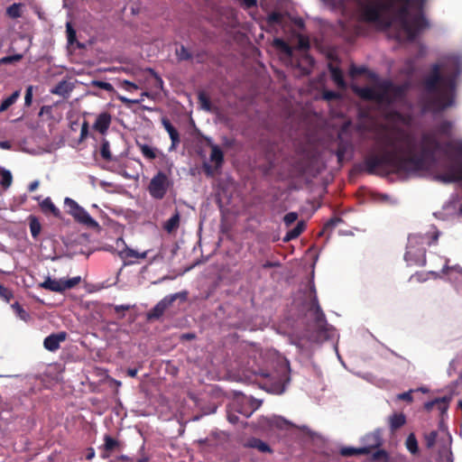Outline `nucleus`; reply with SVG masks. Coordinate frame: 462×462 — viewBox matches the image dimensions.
I'll return each mask as SVG.
<instances>
[{
    "mask_svg": "<svg viewBox=\"0 0 462 462\" xmlns=\"http://www.w3.org/2000/svg\"><path fill=\"white\" fill-rule=\"evenodd\" d=\"M461 68V58L454 54L443 56L439 63L432 65L424 79L423 113L437 114L455 106L457 78Z\"/></svg>",
    "mask_w": 462,
    "mask_h": 462,
    "instance_id": "nucleus-1",
    "label": "nucleus"
},
{
    "mask_svg": "<svg viewBox=\"0 0 462 462\" xmlns=\"http://www.w3.org/2000/svg\"><path fill=\"white\" fill-rule=\"evenodd\" d=\"M439 236V232L435 226L427 234H417L408 238L407 251L404 255L405 261L410 265L423 266L426 263L425 245L435 243Z\"/></svg>",
    "mask_w": 462,
    "mask_h": 462,
    "instance_id": "nucleus-2",
    "label": "nucleus"
},
{
    "mask_svg": "<svg viewBox=\"0 0 462 462\" xmlns=\"http://www.w3.org/2000/svg\"><path fill=\"white\" fill-rule=\"evenodd\" d=\"M268 391L281 394L285 391L286 385L290 382V366L288 361L284 360L280 363L276 370L271 374L267 375Z\"/></svg>",
    "mask_w": 462,
    "mask_h": 462,
    "instance_id": "nucleus-3",
    "label": "nucleus"
},
{
    "mask_svg": "<svg viewBox=\"0 0 462 462\" xmlns=\"http://www.w3.org/2000/svg\"><path fill=\"white\" fill-rule=\"evenodd\" d=\"M64 205L67 208V212L79 224L88 227L98 226V223L74 199L68 197L65 198Z\"/></svg>",
    "mask_w": 462,
    "mask_h": 462,
    "instance_id": "nucleus-4",
    "label": "nucleus"
},
{
    "mask_svg": "<svg viewBox=\"0 0 462 462\" xmlns=\"http://www.w3.org/2000/svg\"><path fill=\"white\" fill-rule=\"evenodd\" d=\"M172 185L169 174L159 171L150 180L148 191L152 198L162 199Z\"/></svg>",
    "mask_w": 462,
    "mask_h": 462,
    "instance_id": "nucleus-5",
    "label": "nucleus"
},
{
    "mask_svg": "<svg viewBox=\"0 0 462 462\" xmlns=\"http://www.w3.org/2000/svg\"><path fill=\"white\" fill-rule=\"evenodd\" d=\"M308 299L309 301L307 302L306 305L307 310L310 312L311 315L314 317L317 327L320 330H324L327 326V320L325 318V314L323 313L319 304L317 292L314 285H311L308 291Z\"/></svg>",
    "mask_w": 462,
    "mask_h": 462,
    "instance_id": "nucleus-6",
    "label": "nucleus"
},
{
    "mask_svg": "<svg viewBox=\"0 0 462 462\" xmlns=\"http://www.w3.org/2000/svg\"><path fill=\"white\" fill-rule=\"evenodd\" d=\"M81 281L80 276H76L69 279H51L47 277L44 282L40 283V287L53 291V292H63L67 290L74 288Z\"/></svg>",
    "mask_w": 462,
    "mask_h": 462,
    "instance_id": "nucleus-7",
    "label": "nucleus"
},
{
    "mask_svg": "<svg viewBox=\"0 0 462 462\" xmlns=\"http://www.w3.org/2000/svg\"><path fill=\"white\" fill-rule=\"evenodd\" d=\"M188 293L186 291L177 292L164 297L146 314L148 320L159 319L165 310L177 300H185Z\"/></svg>",
    "mask_w": 462,
    "mask_h": 462,
    "instance_id": "nucleus-8",
    "label": "nucleus"
},
{
    "mask_svg": "<svg viewBox=\"0 0 462 462\" xmlns=\"http://www.w3.org/2000/svg\"><path fill=\"white\" fill-rule=\"evenodd\" d=\"M296 48L302 52V58L300 60L296 61V65L300 69V74L307 75L310 73V69L314 64V60L306 53L310 48L309 39L303 35H299Z\"/></svg>",
    "mask_w": 462,
    "mask_h": 462,
    "instance_id": "nucleus-9",
    "label": "nucleus"
},
{
    "mask_svg": "<svg viewBox=\"0 0 462 462\" xmlns=\"http://www.w3.org/2000/svg\"><path fill=\"white\" fill-rule=\"evenodd\" d=\"M116 244L117 247H119L121 245L123 246L122 250H119L117 252V254L124 261H125L128 258L144 259V258H146V256L148 254V251H145V252H143V253H138L137 251H135V250H134L132 248H129L125 245V240L122 237L117 238Z\"/></svg>",
    "mask_w": 462,
    "mask_h": 462,
    "instance_id": "nucleus-10",
    "label": "nucleus"
},
{
    "mask_svg": "<svg viewBox=\"0 0 462 462\" xmlns=\"http://www.w3.org/2000/svg\"><path fill=\"white\" fill-rule=\"evenodd\" d=\"M66 337V332L51 334L50 336L45 337L43 341V346L47 350L54 352L60 348V343L65 341Z\"/></svg>",
    "mask_w": 462,
    "mask_h": 462,
    "instance_id": "nucleus-11",
    "label": "nucleus"
},
{
    "mask_svg": "<svg viewBox=\"0 0 462 462\" xmlns=\"http://www.w3.org/2000/svg\"><path fill=\"white\" fill-rule=\"evenodd\" d=\"M162 125H163L166 132L169 134V136L171 141L169 151H174L180 143V134L177 129L171 125L168 118L162 117Z\"/></svg>",
    "mask_w": 462,
    "mask_h": 462,
    "instance_id": "nucleus-12",
    "label": "nucleus"
},
{
    "mask_svg": "<svg viewBox=\"0 0 462 462\" xmlns=\"http://www.w3.org/2000/svg\"><path fill=\"white\" fill-rule=\"evenodd\" d=\"M111 115L108 112H103L97 116L93 128L101 134H105L111 125Z\"/></svg>",
    "mask_w": 462,
    "mask_h": 462,
    "instance_id": "nucleus-13",
    "label": "nucleus"
},
{
    "mask_svg": "<svg viewBox=\"0 0 462 462\" xmlns=\"http://www.w3.org/2000/svg\"><path fill=\"white\" fill-rule=\"evenodd\" d=\"M364 446L362 448H367L368 454L372 449L378 448L382 445V438L380 430H375L372 433L366 434L363 438Z\"/></svg>",
    "mask_w": 462,
    "mask_h": 462,
    "instance_id": "nucleus-14",
    "label": "nucleus"
},
{
    "mask_svg": "<svg viewBox=\"0 0 462 462\" xmlns=\"http://www.w3.org/2000/svg\"><path fill=\"white\" fill-rule=\"evenodd\" d=\"M273 45L281 51L283 59L289 60L291 65H294L293 49L291 47L280 38L273 40Z\"/></svg>",
    "mask_w": 462,
    "mask_h": 462,
    "instance_id": "nucleus-15",
    "label": "nucleus"
},
{
    "mask_svg": "<svg viewBox=\"0 0 462 462\" xmlns=\"http://www.w3.org/2000/svg\"><path fill=\"white\" fill-rule=\"evenodd\" d=\"M449 400V397L436 398L430 402H427L424 404V408L427 411H432L433 409H435V406H439V413L443 414L444 412L447 411L448 408Z\"/></svg>",
    "mask_w": 462,
    "mask_h": 462,
    "instance_id": "nucleus-16",
    "label": "nucleus"
},
{
    "mask_svg": "<svg viewBox=\"0 0 462 462\" xmlns=\"http://www.w3.org/2000/svg\"><path fill=\"white\" fill-rule=\"evenodd\" d=\"M119 448L120 443L118 440L115 439L109 435H105L103 446L104 453L102 455V457L107 458L113 451L119 449Z\"/></svg>",
    "mask_w": 462,
    "mask_h": 462,
    "instance_id": "nucleus-17",
    "label": "nucleus"
},
{
    "mask_svg": "<svg viewBox=\"0 0 462 462\" xmlns=\"http://www.w3.org/2000/svg\"><path fill=\"white\" fill-rule=\"evenodd\" d=\"M73 84L66 80L59 82L51 90V93L63 97H69L73 90Z\"/></svg>",
    "mask_w": 462,
    "mask_h": 462,
    "instance_id": "nucleus-18",
    "label": "nucleus"
},
{
    "mask_svg": "<svg viewBox=\"0 0 462 462\" xmlns=\"http://www.w3.org/2000/svg\"><path fill=\"white\" fill-rule=\"evenodd\" d=\"M180 222V215L178 210H175L174 214L163 224V229L168 233L171 234L175 232Z\"/></svg>",
    "mask_w": 462,
    "mask_h": 462,
    "instance_id": "nucleus-19",
    "label": "nucleus"
},
{
    "mask_svg": "<svg viewBox=\"0 0 462 462\" xmlns=\"http://www.w3.org/2000/svg\"><path fill=\"white\" fill-rule=\"evenodd\" d=\"M137 147L139 148L141 153L143 154V156L148 160H153L157 157L158 155V149L155 148V147H152L149 144H146V143H137Z\"/></svg>",
    "mask_w": 462,
    "mask_h": 462,
    "instance_id": "nucleus-20",
    "label": "nucleus"
},
{
    "mask_svg": "<svg viewBox=\"0 0 462 462\" xmlns=\"http://www.w3.org/2000/svg\"><path fill=\"white\" fill-rule=\"evenodd\" d=\"M41 208L45 213H51L56 217H60V209L53 204L50 198H46L42 200Z\"/></svg>",
    "mask_w": 462,
    "mask_h": 462,
    "instance_id": "nucleus-21",
    "label": "nucleus"
},
{
    "mask_svg": "<svg viewBox=\"0 0 462 462\" xmlns=\"http://www.w3.org/2000/svg\"><path fill=\"white\" fill-rule=\"evenodd\" d=\"M389 421L391 430L394 431L405 424L406 417L403 413H394L390 417Z\"/></svg>",
    "mask_w": 462,
    "mask_h": 462,
    "instance_id": "nucleus-22",
    "label": "nucleus"
},
{
    "mask_svg": "<svg viewBox=\"0 0 462 462\" xmlns=\"http://www.w3.org/2000/svg\"><path fill=\"white\" fill-rule=\"evenodd\" d=\"M20 90H15L11 96L5 98L0 105V113L6 111L11 106H13L20 97Z\"/></svg>",
    "mask_w": 462,
    "mask_h": 462,
    "instance_id": "nucleus-23",
    "label": "nucleus"
},
{
    "mask_svg": "<svg viewBox=\"0 0 462 462\" xmlns=\"http://www.w3.org/2000/svg\"><path fill=\"white\" fill-rule=\"evenodd\" d=\"M247 446L250 448H256L259 451L263 452V453L271 452V448L268 446V444L259 439H256V438H253V439H249L247 442Z\"/></svg>",
    "mask_w": 462,
    "mask_h": 462,
    "instance_id": "nucleus-24",
    "label": "nucleus"
},
{
    "mask_svg": "<svg viewBox=\"0 0 462 462\" xmlns=\"http://www.w3.org/2000/svg\"><path fill=\"white\" fill-rule=\"evenodd\" d=\"M223 159L224 155L221 149L217 145L213 144L211 146L210 161L215 162L217 167H219L223 162Z\"/></svg>",
    "mask_w": 462,
    "mask_h": 462,
    "instance_id": "nucleus-25",
    "label": "nucleus"
},
{
    "mask_svg": "<svg viewBox=\"0 0 462 462\" xmlns=\"http://www.w3.org/2000/svg\"><path fill=\"white\" fill-rule=\"evenodd\" d=\"M368 448H351V447H345L340 449V454L344 457H351L355 455H365L368 454Z\"/></svg>",
    "mask_w": 462,
    "mask_h": 462,
    "instance_id": "nucleus-26",
    "label": "nucleus"
},
{
    "mask_svg": "<svg viewBox=\"0 0 462 462\" xmlns=\"http://www.w3.org/2000/svg\"><path fill=\"white\" fill-rule=\"evenodd\" d=\"M29 226L32 236L33 238H37L42 230L41 223L38 218L34 216H30L29 217Z\"/></svg>",
    "mask_w": 462,
    "mask_h": 462,
    "instance_id": "nucleus-27",
    "label": "nucleus"
},
{
    "mask_svg": "<svg viewBox=\"0 0 462 462\" xmlns=\"http://www.w3.org/2000/svg\"><path fill=\"white\" fill-rule=\"evenodd\" d=\"M304 228H305L304 222H299L294 228H292L286 234V236L284 237V241H291V240L298 237L302 233Z\"/></svg>",
    "mask_w": 462,
    "mask_h": 462,
    "instance_id": "nucleus-28",
    "label": "nucleus"
},
{
    "mask_svg": "<svg viewBox=\"0 0 462 462\" xmlns=\"http://www.w3.org/2000/svg\"><path fill=\"white\" fill-rule=\"evenodd\" d=\"M352 152L351 143H340L337 151V157L339 162H343L347 153Z\"/></svg>",
    "mask_w": 462,
    "mask_h": 462,
    "instance_id": "nucleus-29",
    "label": "nucleus"
},
{
    "mask_svg": "<svg viewBox=\"0 0 462 462\" xmlns=\"http://www.w3.org/2000/svg\"><path fill=\"white\" fill-rule=\"evenodd\" d=\"M269 423L271 426L276 427L278 429H287L291 425V423L286 420L284 418L281 416H273L269 419Z\"/></svg>",
    "mask_w": 462,
    "mask_h": 462,
    "instance_id": "nucleus-30",
    "label": "nucleus"
},
{
    "mask_svg": "<svg viewBox=\"0 0 462 462\" xmlns=\"http://www.w3.org/2000/svg\"><path fill=\"white\" fill-rule=\"evenodd\" d=\"M405 446L407 449L413 455L417 454L419 451L418 441L413 433L409 434L406 439Z\"/></svg>",
    "mask_w": 462,
    "mask_h": 462,
    "instance_id": "nucleus-31",
    "label": "nucleus"
},
{
    "mask_svg": "<svg viewBox=\"0 0 462 462\" xmlns=\"http://www.w3.org/2000/svg\"><path fill=\"white\" fill-rule=\"evenodd\" d=\"M22 4H13L6 9V14L13 19H16L22 16Z\"/></svg>",
    "mask_w": 462,
    "mask_h": 462,
    "instance_id": "nucleus-32",
    "label": "nucleus"
},
{
    "mask_svg": "<svg viewBox=\"0 0 462 462\" xmlns=\"http://www.w3.org/2000/svg\"><path fill=\"white\" fill-rule=\"evenodd\" d=\"M331 78L334 82L340 88H344L346 86L343 74L340 69L337 68H331Z\"/></svg>",
    "mask_w": 462,
    "mask_h": 462,
    "instance_id": "nucleus-33",
    "label": "nucleus"
},
{
    "mask_svg": "<svg viewBox=\"0 0 462 462\" xmlns=\"http://www.w3.org/2000/svg\"><path fill=\"white\" fill-rule=\"evenodd\" d=\"M12 181H13V177H12V174L9 171L7 170H4L1 173H0V185L4 188V189H8L11 184H12Z\"/></svg>",
    "mask_w": 462,
    "mask_h": 462,
    "instance_id": "nucleus-34",
    "label": "nucleus"
},
{
    "mask_svg": "<svg viewBox=\"0 0 462 462\" xmlns=\"http://www.w3.org/2000/svg\"><path fill=\"white\" fill-rule=\"evenodd\" d=\"M285 16L281 13H272L268 16V22L270 24L274 25H282L284 22Z\"/></svg>",
    "mask_w": 462,
    "mask_h": 462,
    "instance_id": "nucleus-35",
    "label": "nucleus"
},
{
    "mask_svg": "<svg viewBox=\"0 0 462 462\" xmlns=\"http://www.w3.org/2000/svg\"><path fill=\"white\" fill-rule=\"evenodd\" d=\"M11 307L17 315V317H19L21 319L26 321L29 319V314L23 309V307L18 302L13 303Z\"/></svg>",
    "mask_w": 462,
    "mask_h": 462,
    "instance_id": "nucleus-36",
    "label": "nucleus"
},
{
    "mask_svg": "<svg viewBox=\"0 0 462 462\" xmlns=\"http://www.w3.org/2000/svg\"><path fill=\"white\" fill-rule=\"evenodd\" d=\"M199 102L202 109L206 111L211 110L210 100L204 92L199 93Z\"/></svg>",
    "mask_w": 462,
    "mask_h": 462,
    "instance_id": "nucleus-37",
    "label": "nucleus"
},
{
    "mask_svg": "<svg viewBox=\"0 0 462 462\" xmlns=\"http://www.w3.org/2000/svg\"><path fill=\"white\" fill-rule=\"evenodd\" d=\"M100 153H101V156L104 159H106V160H110L111 159L110 145H109L108 141L104 140L102 142L101 149H100Z\"/></svg>",
    "mask_w": 462,
    "mask_h": 462,
    "instance_id": "nucleus-38",
    "label": "nucleus"
},
{
    "mask_svg": "<svg viewBox=\"0 0 462 462\" xmlns=\"http://www.w3.org/2000/svg\"><path fill=\"white\" fill-rule=\"evenodd\" d=\"M438 433L437 431H431L425 436L426 445L428 448H432L435 445Z\"/></svg>",
    "mask_w": 462,
    "mask_h": 462,
    "instance_id": "nucleus-39",
    "label": "nucleus"
},
{
    "mask_svg": "<svg viewBox=\"0 0 462 462\" xmlns=\"http://www.w3.org/2000/svg\"><path fill=\"white\" fill-rule=\"evenodd\" d=\"M23 58L21 54H15L12 56H5L0 59V64H10L20 60Z\"/></svg>",
    "mask_w": 462,
    "mask_h": 462,
    "instance_id": "nucleus-40",
    "label": "nucleus"
},
{
    "mask_svg": "<svg viewBox=\"0 0 462 462\" xmlns=\"http://www.w3.org/2000/svg\"><path fill=\"white\" fill-rule=\"evenodd\" d=\"M92 84H93V86H96V87H97L101 89L106 90V91H112L114 89L112 84H110L109 82L101 81V80H94Z\"/></svg>",
    "mask_w": 462,
    "mask_h": 462,
    "instance_id": "nucleus-41",
    "label": "nucleus"
},
{
    "mask_svg": "<svg viewBox=\"0 0 462 462\" xmlns=\"http://www.w3.org/2000/svg\"><path fill=\"white\" fill-rule=\"evenodd\" d=\"M32 96H33V87L28 86L26 88L25 97H24V105L26 106H30L32 105Z\"/></svg>",
    "mask_w": 462,
    "mask_h": 462,
    "instance_id": "nucleus-42",
    "label": "nucleus"
},
{
    "mask_svg": "<svg viewBox=\"0 0 462 462\" xmlns=\"http://www.w3.org/2000/svg\"><path fill=\"white\" fill-rule=\"evenodd\" d=\"M297 218H298V214L296 212H290L284 216L283 221L286 226H291L297 220Z\"/></svg>",
    "mask_w": 462,
    "mask_h": 462,
    "instance_id": "nucleus-43",
    "label": "nucleus"
},
{
    "mask_svg": "<svg viewBox=\"0 0 462 462\" xmlns=\"http://www.w3.org/2000/svg\"><path fill=\"white\" fill-rule=\"evenodd\" d=\"M176 54L180 60H185L190 58V54L184 46H180V49H177Z\"/></svg>",
    "mask_w": 462,
    "mask_h": 462,
    "instance_id": "nucleus-44",
    "label": "nucleus"
},
{
    "mask_svg": "<svg viewBox=\"0 0 462 462\" xmlns=\"http://www.w3.org/2000/svg\"><path fill=\"white\" fill-rule=\"evenodd\" d=\"M456 201L453 199L449 200L448 202H447L444 207H443V211H448V214H452L456 211Z\"/></svg>",
    "mask_w": 462,
    "mask_h": 462,
    "instance_id": "nucleus-45",
    "label": "nucleus"
},
{
    "mask_svg": "<svg viewBox=\"0 0 462 462\" xmlns=\"http://www.w3.org/2000/svg\"><path fill=\"white\" fill-rule=\"evenodd\" d=\"M412 392H413L412 390H410L408 392L399 393L396 396V398L401 401H406L408 402H412V396H411Z\"/></svg>",
    "mask_w": 462,
    "mask_h": 462,
    "instance_id": "nucleus-46",
    "label": "nucleus"
},
{
    "mask_svg": "<svg viewBox=\"0 0 462 462\" xmlns=\"http://www.w3.org/2000/svg\"><path fill=\"white\" fill-rule=\"evenodd\" d=\"M122 87L126 90V91H129V92H132L134 90H136L138 89V87L131 82V81H128V80H124L122 81Z\"/></svg>",
    "mask_w": 462,
    "mask_h": 462,
    "instance_id": "nucleus-47",
    "label": "nucleus"
},
{
    "mask_svg": "<svg viewBox=\"0 0 462 462\" xmlns=\"http://www.w3.org/2000/svg\"><path fill=\"white\" fill-rule=\"evenodd\" d=\"M67 34H68V42L69 43H72L75 37H76V32L75 31L73 30L72 26L70 25L69 23H67Z\"/></svg>",
    "mask_w": 462,
    "mask_h": 462,
    "instance_id": "nucleus-48",
    "label": "nucleus"
},
{
    "mask_svg": "<svg viewBox=\"0 0 462 462\" xmlns=\"http://www.w3.org/2000/svg\"><path fill=\"white\" fill-rule=\"evenodd\" d=\"M339 97L338 93L335 92V91H325L323 93V97L324 99L326 100H332V99H336Z\"/></svg>",
    "mask_w": 462,
    "mask_h": 462,
    "instance_id": "nucleus-49",
    "label": "nucleus"
},
{
    "mask_svg": "<svg viewBox=\"0 0 462 462\" xmlns=\"http://www.w3.org/2000/svg\"><path fill=\"white\" fill-rule=\"evenodd\" d=\"M387 453L383 449H377L373 453L374 459H380L382 457H386Z\"/></svg>",
    "mask_w": 462,
    "mask_h": 462,
    "instance_id": "nucleus-50",
    "label": "nucleus"
},
{
    "mask_svg": "<svg viewBox=\"0 0 462 462\" xmlns=\"http://www.w3.org/2000/svg\"><path fill=\"white\" fill-rule=\"evenodd\" d=\"M88 132V125L87 122H84L82 124L81 131H80V137H81V139H84L87 136Z\"/></svg>",
    "mask_w": 462,
    "mask_h": 462,
    "instance_id": "nucleus-51",
    "label": "nucleus"
},
{
    "mask_svg": "<svg viewBox=\"0 0 462 462\" xmlns=\"http://www.w3.org/2000/svg\"><path fill=\"white\" fill-rule=\"evenodd\" d=\"M3 294H4V296H2L1 299H3L6 302H9L11 300V299L13 298V293L8 289H6V293H3Z\"/></svg>",
    "mask_w": 462,
    "mask_h": 462,
    "instance_id": "nucleus-52",
    "label": "nucleus"
},
{
    "mask_svg": "<svg viewBox=\"0 0 462 462\" xmlns=\"http://www.w3.org/2000/svg\"><path fill=\"white\" fill-rule=\"evenodd\" d=\"M0 148L4 150H10L12 148V144L9 141H1Z\"/></svg>",
    "mask_w": 462,
    "mask_h": 462,
    "instance_id": "nucleus-53",
    "label": "nucleus"
},
{
    "mask_svg": "<svg viewBox=\"0 0 462 462\" xmlns=\"http://www.w3.org/2000/svg\"><path fill=\"white\" fill-rule=\"evenodd\" d=\"M39 184H40L39 180H34V181L31 182L28 187L29 191L32 192V191L36 190L39 187Z\"/></svg>",
    "mask_w": 462,
    "mask_h": 462,
    "instance_id": "nucleus-54",
    "label": "nucleus"
},
{
    "mask_svg": "<svg viewBox=\"0 0 462 462\" xmlns=\"http://www.w3.org/2000/svg\"><path fill=\"white\" fill-rule=\"evenodd\" d=\"M241 1H242L243 5L248 8L254 6L256 5V0H241Z\"/></svg>",
    "mask_w": 462,
    "mask_h": 462,
    "instance_id": "nucleus-55",
    "label": "nucleus"
},
{
    "mask_svg": "<svg viewBox=\"0 0 462 462\" xmlns=\"http://www.w3.org/2000/svg\"><path fill=\"white\" fill-rule=\"evenodd\" d=\"M130 309L129 305H116L115 306L116 312H120L123 310H128Z\"/></svg>",
    "mask_w": 462,
    "mask_h": 462,
    "instance_id": "nucleus-56",
    "label": "nucleus"
},
{
    "mask_svg": "<svg viewBox=\"0 0 462 462\" xmlns=\"http://www.w3.org/2000/svg\"><path fill=\"white\" fill-rule=\"evenodd\" d=\"M227 419L233 424H236L238 421L237 416L233 414H228Z\"/></svg>",
    "mask_w": 462,
    "mask_h": 462,
    "instance_id": "nucleus-57",
    "label": "nucleus"
},
{
    "mask_svg": "<svg viewBox=\"0 0 462 462\" xmlns=\"http://www.w3.org/2000/svg\"><path fill=\"white\" fill-rule=\"evenodd\" d=\"M154 74V77H155V79H156V86L159 87V88H162V84H163V81L162 79L155 73Z\"/></svg>",
    "mask_w": 462,
    "mask_h": 462,
    "instance_id": "nucleus-58",
    "label": "nucleus"
},
{
    "mask_svg": "<svg viewBox=\"0 0 462 462\" xmlns=\"http://www.w3.org/2000/svg\"><path fill=\"white\" fill-rule=\"evenodd\" d=\"M413 69H414L413 63L411 61H409L408 62V68H407L405 73L411 74V73H412Z\"/></svg>",
    "mask_w": 462,
    "mask_h": 462,
    "instance_id": "nucleus-59",
    "label": "nucleus"
},
{
    "mask_svg": "<svg viewBox=\"0 0 462 462\" xmlns=\"http://www.w3.org/2000/svg\"><path fill=\"white\" fill-rule=\"evenodd\" d=\"M127 374L130 376V377H135L136 374H137V369H128L127 370Z\"/></svg>",
    "mask_w": 462,
    "mask_h": 462,
    "instance_id": "nucleus-60",
    "label": "nucleus"
},
{
    "mask_svg": "<svg viewBox=\"0 0 462 462\" xmlns=\"http://www.w3.org/2000/svg\"><path fill=\"white\" fill-rule=\"evenodd\" d=\"M204 170H205V171H206V173H207L208 175H211V174H213V171H212V170H211V167H210L208 164H207V163H205V164H204Z\"/></svg>",
    "mask_w": 462,
    "mask_h": 462,
    "instance_id": "nucleus-61",
    "label": "nucleus"
},
{
    "mask_svg": "<svg viewBox=\"0 0 462 462\" xmlns=\"http://www.w3.org/2000/svg\"><path fill=\"white\" fill-rule=\"evenodd\" d=\"M137 462H147L148 461V457L147 456H141L140 457L137 458L136 460Z\"/></svg>",
    "mask_w": 462,
    "mask_h": 462,
    "instance_id": "nucleus-62",
    "label": "nucleus"
},
{
    "mask_svg": "<svg viewBox=\"0 0 462 462\" xmlns=\"http://www.w3.org/2000/svg\"><path fill=\"white\" fill-rule=\"evenodd\" d=\"M3 293H6V288L0 284V298L4 296Z\"/></svg>",
    "mask_w": 462,
    "mask_h": 462,
    "instance_id": "nucleus-63",
    "label": "nucleus"
},
{
    "mask_svg": "<svg viewBox=\"0 0 462 462\" xmlns=\"http://www.w3.org/2000/svg\"><path fill=\"white\" fill-rule=\"evenodd\" d=\"M274 264L273 263L267 262L263 264L264 268L273 267Z\"/></svg>",
    "mask_w": 462,
    "mask_h": 462,
    "instance_id": "nucleus-64",
    "label": "nucleus"
}]
</instances>
